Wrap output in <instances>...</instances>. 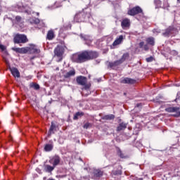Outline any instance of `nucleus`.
Segmentation results:
<instances>
[{"instance_id":"obj_35","label":"nucleus","mask_w":180,"mask_h":180,"mask_svg":"<svg viewBox=\"0 0 180 180\" xmlns=\"http://www.w3.org/2000/svg\"><path fill=\"white\" fill-rule=\"evenodd\" d=\"M82 86H84L85 89H89V88H91V84H86V83L85 85H83Z\"/></svg>"},{"instance_id":"obj_36","label":"nucleus","mask_w":180,"mask_h":180,"mask_svg":"<svg viewBox=\"0 0 180 180\" xmlns=\"http://www.w3.org/2000/svg\"><path fill=\"white\" fill-rule=\"evenodd\" d=\"M15 20H17V22H20L22 20V17L20 16H16L15 17Z\"/></svg>"},{"instance_id":"obj_4","label":"nucleus","mask_w":180,"mask_h":180,"mask_svg":"<svg viewBox=\"0 0 180 180\" xmlns=\"http://www.w3.org/2000/svg\"><path fill=\"white\" fill-rule=\"evenodd\" d=\"M129 57V53H124L122 56L121 59L115 61L114 63H110L109 65L111 68H113V67H117V65H120V64H122L126 61V58Z\"/></svg>"},{"instance_id":"obj_17","label":"nucleus","mask_w":180,"mask_h":180,"mask_svg":"<svg viewBox=\"0 0 180 180\" xmlns=\"http://www.w3.org/2000/svg\"><path fill=\"white\" fill-rule=\"evenodd\" d=\"M127 127V124H126L124 122H122L119 124V126L117 128V131H122V130H124Z\"/></svg>"},{"instance_id":"obj_37","label":"nucleus","mask_w":180,"mask_h":180,"mask_svg":"<svg viewBox=\"0 0 180 180\" xmlns=\"http://www.w3.org/2000/svg\"><path fill=\"white\" fill-rule=\"evenodd\" d=\"M139 47H140V49H143L144 47V41H141L139 44Z\"/></svg>"},{"instance_id":"obj_5","label":"nucleus","mask_w":180,"mask_h":180,"mask_svg":"<svg viewBox=\"0 0 180 180\" xmlns=\"http://www.w3.org/2000/svg\"><path fill=\"white\" fill-rule=\"evenodd\" d=\"M139 13H142V15H143V9H141L139 6L128 11V15L130 16H136V15H139Z\"/></svg>"},{"instance_id":"obj_32","label":"nucleus","mask_w":180,"mask_h":180,"mask_svg":"<svg viewBox=\"0 0 180 180\" xmlns=\"http://www.w3.org/2000/svg\"><path fill=\"white\" fill-rule=\"evenodd\" d=\"M4 60L6 63V65H8V69H9V67H11V64L9 63V60L8 59H6V58H4Z\"/></svg>"},{"instance_id":"obj_34","label":"nucleus","mask_w":180,"mask_h":180,"mask_svg":"<svg viewBox=\"0 0 180 180\" xmlns=\"http://www.w3.org/2000/svg\"><path fill=\"white\" fill-rule=\"evenodd\" d=\"M153 60H154V58L153 57H149L148 58H146V61L147 63H151V61H153Z\"/></svg>"},{"instance_id":"obj_14","label":"nucleus","mask_w":180,"mask_h":180,"mask_svg":"<svg viewBox=\"0 0 180 180\" xmlns=\"http://www.w3.org/2000/svg\"><path fill=\"white\" fill-rule=\"evenodd\" d=\"M166 112H168L169 113H177L178 110H179V108L178 107H170L165 109Z\"/></svg>"},{"instance_id":"obj_19","label":"nucleus","mask_w":180,"mask_h":180,"mask_svg":"<svg viewBox=\"0 0 180 180\" xmlns=\"http://www.w3.org/2000/svg\"><path fill=\"white\" fill-rule=\"evenodd\" d=\"M74 75H75V70H72L65 74V78H70V77H72Z\"/></svg>"},{"instance_id":"obj_22","label":"nucleus","mask_w":180,"mask_h":180,"mask_svg":"<svg viewBox=\"0 0 180 180\" xmlns=\"http://www.w3.org/2000/svg\"><path fill=\"white\" fill-rule=\"evenodd\" d=\"M30 23L37 25L40 23V20L39 18H31L30 19Z\"/></svg>"},{"instance_id":"obj_7","label":"nucleus","mask_w":180,"mask_h":180,"mask_svg":"<svg viewBox=\"0 0 180 180\" xmlns=\"http://www.w3.org/2000/svg\"><path fill=\"white\" fill-rule=\"evenodd\" d=\"M60 161H61L60 157L58 155H55L49 160V162L56 167L58 164H60Z\"/></svg>"},{"instance_id":"obj_16","label":"nucleus","mask_w":180,"mask_h":180,"mask_svg":"<svg viewBox=\"0 0 180 180\" xmlns=\"http://www.w3.org/2000/svg\"><path fill=\"white\" fill-rule=\"evenodd\" d=\"M55 35H54V31L53 30H49L47 33L46 35V38L48 39V40H53L54 38Z\"/></svg>"},{"instance_id":"obj_21","label":"nucleus","mask_w":180,"mask_h":180,"mask_svg":"<svg viewBox=\"0 0 180 180\" xmlns=\"http://www.w3.org/2000/svg\"><path fill=\"white\" fill-rule=\"evenodd\" d=\"M46 168V172H51L52 171H54V168H56V167L53 166H50V165H46L45 166Z\"/></svg>"},{"instance_id":"obj_2","label":"nucleus","mask_w":180,"mask_h":180,"mask_svg":"<svg viewBox=\"0 0 180 180\" xmlns=\"http://www.w3.org/2000/svg\"><path fill=\"white\" fill-rule=\"evenodd\" d=\"M64 46L61 45H58L54 49L55 57L58 58V61H61L63 60V56H64Z\"/></svg>"},{"instance_id":"obj_24","label":"nucleus","mask_w":180,"mask_h":180,"mask_svg":"<svg viewBox=\"0 0 180 180\" xmlns=\"http://www.w3.org/2000/svg\"><path fill=\"white\" fill-rule=\"evenodd\" d=\"M81 116H84V112H76V114L74 115V120H77V119L79 117H81Z\"/></svg>"},{"instance_id":"obj_1","label":"nucleus","mask_w":180,"mask_h":180,"mask_svg":"<svg viewBox=\"0 0 180 180\" xmlns=\"http://www.w3.org/2000/svg\"><path fill=\"white\" fill-rule=\"evenodd\" d=\"M99 54L96 51H84L78 53H75L72 56V61L81 64L94 58H98Z\"/></svg>"},{"instance_id":"obj_33","label":"nucleus","mask_w":180,"mask_h":180,"mask_svg":"<svg viewBox=\"0 0 180 180\" xmlns=\"http://www.w3.org/2000/svg\"><path fill=\"white\" fill-rule=\"evenodd\" d=\"M12 50L16 53H20V48H12Z\"/></svg>"},{"instance_id":"obj_8","label":"nucleus","mask_w":180,"mask_h":180,"mask_svg":"<svg viewBox=\"0 0 180 180\" xmlns=\"http://www.w3.org/2000/svg\"><path fill=\"white\" fill-rule=\"evenodd\" d=\"M29 51L28 53L30 54H39L40 53V49L37 48L35 45L31 44L30 47H28Z\"/></svg>"},{"instance_id":"obj_27","label":"nucleus","mask_w":180,"mask_h":180,"mask_svg":"<svg viewBox=\"0 0 180 180\" xmlns=\"http://www.w3.org/2000/svg\"><path fill=\"white\" fill-rule=\"evenodd\" d=\"M26 53H29V47L20 48L21 54H26Z\"/></svg>"},{"instance_id":"obj_13","label":"nucleus","mask_w":180,"mask_h":180,"mask_svg":"<svg viewBox=\"0 0 180 180\" xmlns=\"http://www.w3.org/2000/svg\"><path fill=\"white\" fill-rule=\"evenodd\" d=\"M82 16H84V14L82 13L76 14L74 19L75 22H84V18H82Z\"/></svg>"},{"instance_id":"obj_44","label":"nucleus","mask_w":180,"mask_h":180,"mask_svg":"<svg viewBox=\"0 0 180 180\" xmlns=\"http://www.w3.org/2000/svg\"><path fill=\"white\" fill-rule=\"evenodd\" d=\"M177 2H180V0H177Z\"/></svg>"},{"instance_id":"obj_28","label":"nucleus","mask_w":180,"mask_h":180,"mask_svg":"<svg viewBox=\"0 0 180 180\" xmlns=\"http://www.w3.org/2000/svg\"><path fill=\"white\" fill-rule=\"evenodd\" d=\"M56 129V124L54 123H51V127L49 129V135H51L53 133V131Z\"/></svg>"},{"instance_id":"obj_29","label":"nucleus","mask_w":180,"mask_h":180,"mask_svg":"<svg viewBox=\"0 0 180 180\" xmlns=\"http://www.w3.org/2000/svg\"><path fill=\"white\" fill-rule=\"evenodd\" d=\"M155 4L156 5V8H161V1L160 0H155Z\"/></svg>"},{"instance_id":"obj_11","label":"nucleus","mask_w":180,"mask_h":180,"mask_svg":"<svg viewBox=\"0 0 180 180\" xmlns=\"http://www.w3.org/2000/svg\"><path fill=\"white\" fill-rule=\"evenodd\" d=\"M122 29H127L130 27V20L129 18H124L121 22Z\"/></svg>"},{"instance_id":"obj_20","label":"nucleus","mask_w":180,"mask_h":180,"mask_svg":"<svg viewBox=\"0 0 180 180\" xmlns=\"http://www.w3.org/2000/svg\"><path fill=\"white\" fill-rule=\"evenodd\" d=\"M115 119V115H108L103 117V120H113Z\"/></svg>"},{"instance_id":"obj_23","label":"nucleus","mask_w":180,"mask_h":180,"mask_svg":"<svg viewBox=\"0 0 180 180\" xmlns=\"http://www.w3.org/2000/svg\"><path fill=\"white\" fill-rule=\"evenodd\" d=\"M94 173L95 176L97 177L102 176V175L103 174V172L99 169L94 170Z\"/></svg>"},{"instance_id":"obj_26","label":"nucleus","mask_w":180,"mask_h":180,"mask_svg":"<svg viewBox=\"0 0 180 180\" xmlns=\"http://www.w3.org/2000/svg\"><path fill=\"white\" fill-rule=\"evenodd\" d=\"M51 150H53V145L51 144L45 145V147H44L45 151H51Z\"/></svg>"},{"instance_id":"obj_3","label":"nucleus","mask_w":180,"mask_h":180,"mask_svg":"<svg viewBox=\"0 0 180 180\" xmlns=\"http://www.w3.org/2000/svg\"><path fill=\"white\" fill-rule=\"evenodd\" d=\"M29 39H27V37L25 34H16L14 37V43L19 44L20 43L25 44L27 43Z\"/></svg>"},{"instance_id":"obj_38","label":"nucleus","mask_w":180,"mask_h":180,"mask_svg":"<svg viewBox=\"0 0 180 180\" xmlns=\"http://www.w3.org/2000/svg\"><path fill=\"white\" fill-rule=\"evenodd\" d=\"M143 50H145L146 51H147V50H148V45L146 44V45H143Z\"/></svg>"},{"instance_id":"obj_43","label":"nucleus","mask_w":180,"mask_h":180,"mask_svg":"<svg viewBox=\"0 0 180 180\" xmlns=\"http://www.w3.org/2000/svg\"><path fill=\"white\" fill-rule=\"evenodd\" d=\"M136 106L139 108V106H141V104H137Z\"/></svg>"},{"instance_id":"obj_18","label":"nucleus","mask_w":180,"mask_h":180,"mask_svg":"<svg viewBox=\"0 0 180 180\" xmlns=\"http://www.w3.org/2000/svg\"><path fill=\"white\" fill-rule=\"evenodd\" d=\"M146 43H148V44H150V46H154L155 41L154 39V37H150L146 39Z\"/></svg>"},{"instance_id":"obj_42","label":"nucleus","mask_w":180,"mask_h":180,"mask_svg":"<svg viewBox=\"0 0 180 180\" xmlns=\"http://www.w3.org/2000/svg\"><path fill=\"white\" fill-rule=\"evenodd\" d=\"M156 31H157L156 30H153V33H155ZM157 32H158V33H160V31H157Z\"/></svg>"},{"instance_id":"obj_12","label":"nucleus","mask_w":180,"mask_h":180,"mask_svg":"<svg viewBox=\"0 0 180 180\" xmlns=\"http://www.w3.org/2000/svg\"><path fill=\"white\" fill-rule=\"evenodd\" d=\"M122 84H136V80L128 77L124 78L121 80Z\"/></svg>"},{"instance_id":"obj_15","label":"nucleus","mask_w":180,"mask_h":180,"mask_svg":"<svg viewBox=\"0 0 180 180\" xmlns=\"http://www.w3.org/2000/svg\"><path fill=\"white\" fill-rule=\"evenodd\" d=\"M123 35L119 36V37L114 41L112 46H118V44H120L122 41H123Z\"/></svg>"},{"instance_id":"obj_39","label":"nucleus","mask_w":180,"mask_h":180,"mask_svg":"<svg viewBox=\"0 0 180 180\" xmlns=\"http://www.w3.org/2000/svg\"><path fill=\"white\" fill-rule=\"evenodd\" d=\"M174 116H175V117H179V116H180V111L178 110L176 114H174Z\"/></svg>"},{"instance_id":"obj_31","label":"nucleus","mask_w":180,"mask_h":180,"mask_svg":"<svg viewBox=\"0 0 180 180\" xmlns=\"http://www.w3.org/2000/svg\"><path fill=\"white\" fill-rule=\"evenodd\" d=\"M0 49L1 50V51H4V53H8V51H6V46H5L4 45L0 44Z\"/></svg>"},{"instance_id":"obj_6","label":"nucleus","mask_w":180,"mask_h":180,"mask_svg":"<svg viewBox=\"0 0 180 180\" xmlns=\"http://www.w3.org/2000/svg\"><path fill=\"white\" fill-rule=\"evenodd\" d=\"M175 32H176V29H175V27H174L173 26H170L167 29H166L165 32L162 33V36H164V37H169V36L174 34Z\"/></svg>"},{"instance_id":"obj_30","label":"nucleus","mask_w":180,"mask_h":180,"mask_svg":"<svg viewBox=\"0 0 180 180\" xmlns=\"http://www.w3.org/2000/svg\"><path fill=\"white\" fill-rule=\"evenodd\" d=\"M117 155H119L120 158H124V155L123 154V153H122V150L120 149H118L117 150Z\"/></svg>"},{"instance_id":"obj_41","label":"nucleus","mask_w":180,"mask_h":180,"mask_svg":"<svg viewBox=\"0 0 180 180\" xmlns=\"http://www.w3.org/2000/svg\"><path fill=\"white\" fill-rule=\"evenodd\" d=\"M80 37H82V39H84V40H86V35L84 36V35L81 34Z\"/></svg>"},{"instance_id":"obj_25","label":"nucleus","mask_w":180,"mask_h":180,"mask_svg":"<svg viewBox=\"0 0 180 180\" xmlns=\"http://www.w3.org/2000/svg\"><path fill=\"white\" fill-rule=\"evenodd\" d=\"M30 88H34V89H36L37 91L40 89V86L36 83H31Z\"/></svg>"},{"instance_id":"obj_40","label":"nucleus","mask_w":180,"mask_h":180,"mask_svg":"<svg viewBox=\"0 0 180 180\" xmlns=\"http://www.w3.org/2000/svg\"><path fill=\"white\" fill-rule=\"evenodd\" d=\"M88 127H89V123H86V124L84 125V129H88Z\"/></svg>"},{"instance_id":"obj_10","label":"nucleus","mask_w":180,"mask_h":180,"mask_svg":"<svg viewBox=\"0 0 180 180\" xmlns=\"http://www.w3.org/2000/svg\"><path fill=\"white\" fill-rule=\"evenodd\" d=\"M9 70L12 74L15 77V78H20V72H19V70L16 68H11L9 67Z\"/></svg>"},{"instance_id":"obj_9","label":"nucleus","mask_w":180,"mask_h":180,"mask_svg":"<svg viewBox=\"0 0 180 180\" xmlns=\"http://www.w3.org/2000/svg\"><path fill=\"white\" fill-rule=\"evenodd\" d=\"M76 81L78 84V85H85L88 81V79H86V77H83V76H79L77 77Z\"/></svg>"}]
</instances>
